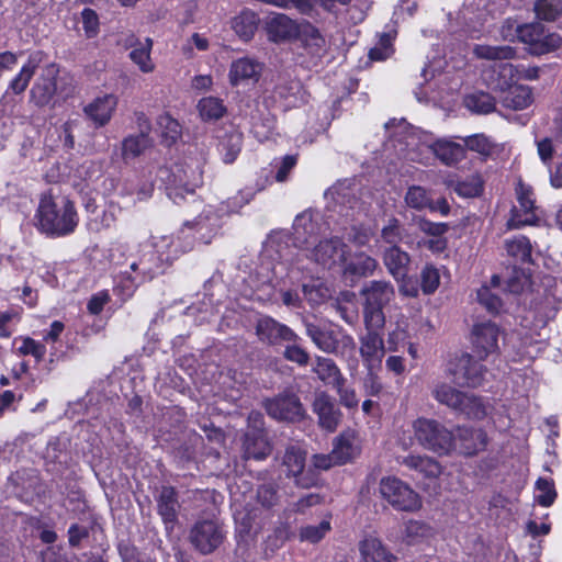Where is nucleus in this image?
<instances>
[{
    "label": "nucleus",
    "mask_w": 562,
    "mask_h": 562,
    "mask_svg": "<svg viewBox=\"0 0 562 562\" xmlns=\"http://www.w3.org/2000/svg\"><path fill=\"white\" fill-rule=\"evenodd\" d=\"M36 217L38 228L47 236L63 237L75 232L78 215L74 203L66 196L43 194Z\"/></svg>",
    "instance_id": "f257e3e1"
},
{
    "label": "nucleus",
    "mask_w": 562,
    "mask_h": 562,
    "mask_svg": "<svg viewBox=\"0 0 562 562\" xmlns=\"http://www.w3.org/2000/svg\"><path fill=\"white\" fill-rule=\"evenodd\" d=\"M360 295L364 299L363 319L366 328L383 327L385 324L383 310L395 295L393 285L387 281L373 280L362 286Z\"/></svg>",
    "instance_id": "f03ea898"
},
{
    "label": "nucleus",
    "mask_w": 562,
    "mask_h": 562,
    "mask_svg": "<svg viewBox=\"0 0 562 562\" xmlns=\"http://www.w3.org/2000/svg\"><path fill=\"white\" fill-rule=\"evenodd\" d=\"M305 333L314 345L326 353L337 356L350 355L356 349V341L344 329H330L313 323H305Z\"/></svg>",
    "instance_id": "7ed1b4c3"
},
{
    "label": "nucleus",
    "mask_w": 562,
    "mask_h": 562,
    "mask_svg": "<svg viewBox=\"0 0 562 562\" xmlns=\"http://www.w3.org/2000/svg\"><path fill=\"white\" fill-rule=\"evenodd\" d=\"M413 429L419 445L438 454H447L454 446V435L435 419L417 418Z\"/></svg>",
    "instance_id": "20e7f679"
},
{
    "label": "nucleus",
    "mask_w": 562,
    "mask_h": 562,
    "mask_svg": "<svg viewBox=\"0 0 562 562\" xmlns=\"http://www.w3.org/2000/svg\"><path fill=\"white\" fill-rule=\"evenodd\" d=\"M159 177L166 181V193L173 203L180 204L186 196H194V189L201 182V172L190 169L188 170L177 166L175 170L167 168L159 169Z\"/></svg>",
    "instance_id": "39448f33"
},
{
    "label": "nucleus",
    "mask_w": 562,
    "mask_h": 562,
    "mask_svg": "<svg viewBox=\"0 0 562 562\" xmlns=\"http://www.w3.org/2000/svg\"><path fill=\"white\" fill-rule=\"evenodd\" d=\"M380 493L397 510L414 512L422 506L418 494L408 484L394 476L381 480Z\"/></svg>",
    "instance_id": "423d86ee"
},
{
    "label": "nucleus",
    "mask_w": 562,
    "mask_h": 562,
    "mask_svg": "<svg viewBox=\"0 0 562 562\" xmlns=\"http://www.w3.org/2000/svg\"><path fill=\"white\" fill-rule=\"evenodd\" d=\"M226 531L215 519L198 520L190 529L189 540L202 554H211L223 543Z\"/></svg>",
    "instance_id": "0eeeda50"
},
{
    "label": "nucleus",
    "mask_w": 562,
    "mask_h": 562,
    "mask_svg": "<svg viewBox=\"0 0 562 562\" xmlns=\"http://www.w3.org/2000/svg\"><path fill=\"white\" fill-rule=\"evenodd\" d=\"M448 372L452 381L462 387H477L484 382L486 369L470 353H461L450 361Z\"/></svg>",
    "instance_id": "6e6552de"
},
{
    "label": "nucleus",
    "mask_w": 562,
    "mask_h": 562,
    "mask_svg": "<svg viewBox=\"0 0 562 562\" xmlns=\"http://www.w3.org/2000/svg\"><path fill=\"white\" fill-rule=\"evenodd\" d=\"M293 245L295 248L307 250L314 245L325 231L322 216L318 212L305 210L297 214L293 222Z\"/></svg>",
    "instance_id": "1a4fd4ad"
},
{
    "label": "nucleus",
    "mask_w": 562,
    "mask_h": 562,
    "mask_svg": "<svg viewBox=\"0 0 562 562\" xmlns=\"http://www.w3.org/2000/svg\"><path fill=\"white\" fill-rule=\"evenodd\" d=\"M222 227V218L212 206H207L192 222H187L181 228V234L188 239L199 240L205 245L210 244L213 237Z\"/></svg>",
    "instance_id": "9d476101"
},
{
    "label": "nucleus",
    "mask_w": 562,
    "mask_h": 562,
    "mask_svg": "<svg viewBox=\"0 0 562 562\" xmlns=\"http://www.w3.org/2000/svg\"><path fill=\"white\" fill-rule=\"evenodd\" d=\"M291 236L284 232H273L267 238L263 244V256L276 261L277 263L272 267L274 276H281L284 267L292 263L295 248L294 245H290Z\"/></svg>",
    "instance_id": "9b49d317"
},
{
    "label": "nucleus",
    "mask_w": 562,
    "mask_h": 562,
    "mask_svg": "<svg viewBox=\"0 0 562 562\" xmlns=\"http://www.w3.org/2000/svg\"><path fill=\"white\" fill-rule=\"evenodd\" d=\"M127 265L131 272L144 282L165 272L161 259L156 256L155 248L146 243L142 244L135 254L128 256Z\"/></svg>",
    "instance_id": "f8f14e48"
},
{
    "label": "nucleus",
    "mask_w": 562,
    "mask_h": 562,
    "mask_svg": "<svg viewBox=\"0 0 562 562\" xmlns=\"http://www.w3.org/2000/svg\"><path fill=\"white\" fill-rule=\"evenodd\" d=\"M267 414L276 420L299 422L303 419L305 411L300 398L291 392H283L265 401Z\"/></svg>",
    "instance_id": "ddd939ff"
},
{
    "label": "nucleus",
    "mask_w": 562,
    "mask_h": 562,
    "mask_svg": "<svg viewBox=\"0 0 562 562\" xmlns=\"http://www.w3.org/2000/svg\"><path fill=\"white\" fill-rule=\"evenodd\" d=\"M305 251L310 259L329 269L337 263L346 262L348 246L340 238L331 237L318 239Z\"/></svg>",
    "instance_id": "4468645a"
},
{
    "label": "nucleus",
    "mask_w": 562,
    "mask_h": 562,
    "mask_svg": "<svg viewBox=\"0 0 562 562\" xmlns=\"http://www.w3.org/2000/svg\"><path fill=\"white\" fill-rule=\"evenodd\" d=\"M516 196L518 205L510 211V217L507 221L509 229H518L526 225H533L537 222L531 188L519 181L516 187Z\"/></svg>",
    "instance_id": "2eb2a0df"
},
{
    "label": "nucleus",
    "mask_w": 562,
    "mask_h": 562,
    "mask_svg": "<svg viewBox=\"0 0 562 562\" xmlns=\"http://www.w3.org/2000/svg\"><path fill=\"white\" fill-rule=\"evenodd\" d=\"M155 248L156 256L161 259L162 268L166 270L182 254L193 248L192 240H188L181 231L177 236H159L153 237L146 241Z\"/></svg>",
    "instance_id": "dca6fc26"
},
{
    "label": "nucleus",
    "mask_w": 562,
    "mask_h": 562,
    "mask_svg": "<svg viewBox=\"0 0 562 562\" xmlns=\"http://www.w3.org/2000/svg\"><path fill=\"white\" fill-rule=\"evenodd\" d=\"M256 335L260 342L268 346H278L283 342H296L299 336L285 324L271 316H261L256 323Z\"/></svg>",
    "instance_id": "f3484780"
},
{
    "label": "nucleus",
    "mask_w": 562,
    "mask_h": 562,
    "mask_svg": "<svg viewBox=\"0 0 562 562\" xmlns=\"http://www.w3.org/2000/svg\"><path fill=\"white\" fill-rule=\"evenodd\" d=\"M407 154L411 161L428 165L434 157L432 135L428 132L411 127L404 137Z\"/></svg>",
    "instance_id": "a211bd4d"
},
{
    "label": "nucleus",
    "mask_w": 562,
    "mask_h": 562,
    "mask_svg": "<svg viewBox=\"0 0 562 562\" xmlns=\"http://www.w3.org/2000/svg\"><path fill=\"white\" fill-rule=\"evenodd\" d=\"M499 329L492 322H482L473 326L472 342L474 352L481 360L498 350Z\"/></svg>",
    "instance_id": "6ab92c4d"
},
{
    "label": "nucleus",
    "mask_w": 562,
    "mask_h": 562,
    "mask_svg": "<svg viewBox=\"0 0 562 562\" xmlns=\"http://www.w3.org/2000/svg\"><path fill=\"white\" fill-rule=\"evenodd\" d=\"M157 513L160 516L167 532H171L178 522L180 503L178 493L172 486H161L156 495Z\"/></svg>",
    "instance_id": "aec40b11"
},
{
    "label": "nucleus",
    "mask_w": 562,
    "mask_h": 562,
    "mask_svg": "<svg viewBox=\"0 0 562 562\" xmlns=\"http://www.w3.org/2000/svg\"><path fill=\"white\" fill-rule=\"evenodd\" d=\"M117 103L119 99L115 94L104 93L95 97L91 102L85 105L83 113L92 121L94 127H103L111 121Z\"/></svg>",
    "instance_id": "412c9836"
},
{
    "label": "nucleus",
    "mask_w": 562,
    "mask_h": 562,
    "mask_svg": "<svg viewBox=\"0 0 562 562\" xmlns=\"http://www.w3.org/2000/svg\"><path fill=\"white\" fill-rule=\"evenodd\" d=\"M381 328H366L367 333L360 337V356L363 364L370 370L381 363L385 353L383 338L378 333Z\"/></svg>",
    "instance_id": "4be33fe9"
},
{
    "label": "nucleus",
    "mask_w": 562,
    "mask_h": 562,
    "mask_svg": "<svg viewBox=\"0 0 562 562\" xmlns=\"http://www.w3.org/2000/svg\"><path fill=\"white\" fill-rule=\"evenodd\" d=\"M262 64L250 57H240L231 64L228 78L233 86L255 83L259 80Z\"/></svg>",
    "instance_id": "5701e85b"
},
{
    "label": "nucleus",
    "mask_w": 562,
    "mask_h": 562,
    "mask_svg": "<svg viewBox=\"0 0 562 562\" xmlns=\"http://www.w3.org/2000/svg\"><path fill=\"white\" fill-rule=\"evenodd\" d=\"M313 412L317 415L322 428L328 431H334L337 428L341 414L334 400L326 393L321 392L315 395Z\"/></svg>",
    "instance_id": "b1692460"
},
{
    "label": "nucleus",
    "mask_w": 562,
    "mask_h": 562,
    "mask_svg": "<svg viewBox=\"0 0 562 562\" xmlns=\"http://www.w3.org/2000/svg\"><path fill=\"white\" fill-rule=\"evenodd\" d=\"M306 451L300 445L286 447L282 458V468L288 477H294L297 486L307 487L308 483L301 477L305 468Z\"/></svg>",
    "instance_id": "393cba45"
},
{
    "label": "nucleus",
    "mask_w": 562,
    "mask_h": 562,
    "mask_svg": "<svg viewBox=\"0 0 562 562\" xmlns=\"http://www.w3.org/2000/svg\"><path fill=\"white\" fill-rule=\"evenodd\" d=\"M271 451L272 447L262 430L251 429L244 435L243 452L245 459L265 460Z\"/></svg>",
    "instance_id": "a878e982"
},
{
    "label": "nucleus",
    "mask_w": 562,
    "mask_h": 562,
    "mask_svg": "<svg viewBox=\"0 0 562 562\" xmlns=\"http://www.w3.org/2000/svg\"><path fill=\"white\" fill-rule=\"evenodd\" d=\"M454 438V445L458 442L460 451L465 456L475 454L487 446V436L482 429L459 427Z\"/></svg>",
    "instance_id": "bb28decb"
},
{
    "label": "nucleus",
    "mask_w": 562,
    "mask_h": 562,
    "mask_svg": "<svg viewBox=\"0 0 562 562\" xmlns=\"http://www.w3.org/2000/svg\"><path fill=\"white\" fill-rule=\"evenodd\" d=\"M513 81L509 78H504V81L497 83L501 90L508 89L503 98V104L506 108L514 110H524L532 102V92L528 86H512Z\"/></svg>",
    "instance_id": "cd10ccee"
},
{
    "label": "nucleus",
    "mask_w": 562,
    "mask_h": 562,
    "mask_svg": "<svg viewBox=\"0 0 562 562\" xmlns=\"http://www.w3.org/2000/svg\"><path fill=\"white\" fill-rule=\"evenodd\" d=\"M217 148L223 161L225 164H233L241 150L243 134L234 126H229L222 134L217 135Z\"/></svg>",
    "instance_id": "c85d7f7f"
},
{
    "label": "nucleus",
    "mask_w": 562,
    "mask_h": 562,
    "mask_svg": "<svg viewBox=\"0 0 562 562\" xmlns=\"http://www.w3.org/2000/svg\"><path fill=\"white\" fill-rule=\"evenodd\" d=\"M336 463L345 464L360 453L359 440L352 430H346L336 438L333 447Z\"/></svg>",
    "instance_id": "c756f323"
},
{
    "label": "nucleus",
    "mask_w": 562,
    "mask_h": 562,
    "mask_svg": "<svg viewBox=\"0 0 562 562\" xmlns=\"http://www.w3.org/2000/svg\"><path fill=\"white\" fill-rule=\"evenodd\" d=\"M153 144L154 140L149 135H127L121 142V158L125 164H128L132 160L139 157L140 155H143L147 149H149L153 146Z\"/></svg>",
    "instance_id": "7c9ffc66"
},
{
    "label": "nucleus",
    "mask_w": 562,
    "mask_h": 562,
    "mask_svg": "<svg viewBox=\"0 0 562 562\" xmlns=\"http://www.w3.org/2000/svg\"><path fill=\"white\" fill-rule=\"evenodd\" d=\"M434 156L446 166H454L465 157L464 146L452 140L432 137Z\"/></svg>",
    "instance_id": "2f4dec72"
},
{
    "label": "nucleus",
    "mask_w": 562,
    "mask_h": 562,
    "mask_svg": "<svg viewBox=\"0 0 562 562\" xmlns=\"http://www.w3.org/2000/svg\"><path fill=\"white\" fill-rule=\"evenodd\" d=\"M299 32L296 22L285 14H277L268 23L269 36L276 43L295 38Z\"/></svg>",
    "instance_id": "473e14b6"
},
{
    "label": "nucleus",
    "mask_w": 562,
    "mask_h": 562,
    "mask_svg": "<svg viewBox=\"0 0 562 562\" xmlns=\"http://www.w3.org/2000/svg\"><path fill=\"white\" fill-rule=\"evenodd\" d=\"M383 262L394 279L400 280L406 277L411 258L398 246H391L383 252Z\"/></svg>",
    "instance_id": "72a5a7b5"
},
{
    "label": "nucleus",
    "mask_w": 562,
    "mask_h": 562,
    "mask_svg": "<svg viewBox=\"0 0 562 562\" xmlns=\"http://www.w3.org/2000/svg\"><path fill=\"white\" fill-rule=\"evenodd\" d=\"M359 551L363 562H397L384 544L376 538H366L359 543Z\"/></svg>",
    "instance_id": "f704fd0d"
},
{
    "label": "nucleus",
    "mask_w": 562,
    "mask_h": 562,
    "mask_svg": "<svg viewBox=\"0 0 562 562\" xmlns=\"http://www.w3.org/2000/svg\"><path fill=\"white\" fill-rule=\"evenodd\" d=\"M381 237L391 246H398L404 243L409 247H414L415 236L406 229L398 218L392 216L381 229Z\"/></svg>",
    "instance_id": "c9c22d12"
},
{
    "label": "nucleus",
    "mask_w": 562,
    "mask_h": 562,
    "mask_svg": "<svg viewBox=\"0 0 562 562\" xmlns=\"http://www.w3.org/2000/svg\"><path fill=\"white\" fill-rule=\"evenodd\" d=\"M128 46L132 48L130 58L138 66L139 70L145 74L154 71L155 65L150 58L153 41L147 37L144 42H139L134 36H131Z\"/></svg>",
    "instance_id": "e433bc0d"
},
{
    "label": "nucleus",
    "mask_w": 562,
    "mask_h": 562,
    "mask_svg": "<svg viewBox=\"0 0 562 562\" xmlns=\"http://www.w3.org/2000/svg\"><path fill=\"white\" fill-rule=\"evenodd\" d=\"M299 35L303 46L312 56L321 58L325 55L326 41L318 29L307 22L301 26Z\"/></svg>",
    "instance_id": "4c0bfd02"
},
{
    "label": "nucleus",
    "mask_w": 562,
    "mask_h": 562,
    "mask_svg": "<svg viewBox=\"0 0 562 562\" xmlns=\"http://www.w3.org/2000/svg\"><path fill=\"white\" fill-rule=\"evenodd\" d=\"M501 285V277L493 276L491 286L482 285L476 292L477 302L491 314H499L503 311V300L494 291Z\"/></svg>",
    "instance_id": "58836bf2"
},
{
    "label": "nucleus",
    "mask_w": 562,
    "mask_h": 562,
    "mask_svg": "<svg viewBox=\"0 0 562 562\" xmlns=\"http://www.w3.org/2000/svg\"><path fill=\"white\" fill-rule=\"evenodd\" d=\"M460 407L457 413L471 419H483L488 414L490 406L482 397L474 394L463 393Z\"/></svg>",
    "instance_id": "ea45409f"
},
{
    "label": "nucleus",
    "mask_w": 562,
    "mask_h": 562,
    "mask_svg": "<svg viewBox=\"0 0 562 562\" xmlns=\"http://www.w3.org/2000/svg\"><path fill=\"white\" fill-rule=\"evenodd\" d=\"M407 468L418 471L426 477H437L441 473V465L432 458L426 456H407L401 461Z\"/></svg>",
    "instance_id": "a19ab883"
},
{
    "label": "nucleus",
    "mask_w": 562,
    "mask_h": 562,
    "mask_svg": "<svg viewBox=\"0 0 562 562\" xmlns=\"http://www.w3.org/2000/svg\"><path fill=\"white\" fill-rule=\"evenodd\" d=\"M505 249L509 257L521 263L531 262V244L530 240L522 235L514 236L505 240Z\"/></svg>",
    "instance_id": "79ce46f5"
},
{
    "label": "nucleus",
    "mask_w": 562,
    "mask_h": 562,
    "mask_svg": "<svg viewBox=\"0 0 562 562\" xmlns=\"http://www.w3.org/2000/svg\"><path fill=\"white\" fill-rule=\"evenodd\" d=\"M258 26V18L250 10L241 11L232 21V29L244 41H249Z\"/></svg>",
    "instance_id": "37998d69"
},
{
    "label": "nucleus",
    "mask_w": 562,
    "mask_h": 562,
    "mask_svg": "<svg viewBox=\"0 0 562 562\" xmlns=\"http://www.w3.org/2000/svg\"><path fill=\"white\" fill-rule=\"evenodd\" d=\"M145 283L131 270H124L114 278V293L120 295L123 301L128 300L133 296L136 289Z\"/></svg>",
    "instance_id": "c03bdc74"
},
{
    "label": "nucleus",
    "mask_w": 562,
    "mask_h": 562,
    "mask_svg": "<svg viewBox=\"0 0 562 562\" xmlns=\"http://www.w3.org/2000/svg\"><path fill=\"white\" fill-rule=\"evenodd\" d=\"M473 53L486 60H509L516 56V49L510 45H475Z\"/></svg>",
    "instance_id": "a18cd8bd"
},
{
    "label": "nucleus",
    "mask_w": 562,
    "mask_h": 562,
    "mask_svg": "<svg viewBox=\"0 0 562 562\" xmlns=\"http://www.w3.org/2000/svg\"><path fill=\"white\" fill-rule=\"evenodd\" d=\"M376 268L378 261L373 257L360 252L350 262L345 265L344 272L345 274L368 277L373 274Z\"/></svg>",
    "instance_id": "49530a36"
},
{
    "label": "nucleus",
    "mask_w": 562,
    "mask_h": 562,
    "mask_svg": "<svg viewBox=\"0 0 562 562\" xmlns=\"http://www.w3.org/2000/svg\"><path fill=\"white\" fill-rule=\"evenodd\" d=\"M314 372L322 381L334 386H336L340 382H345V379L341 375L340 370L338 369L336 363L329 358L317 357L316 364L314 367Z\"/></svg>",
    "instance_id": "de8ad7c7"
},
{
    "label": "nucleus",
    "mask_w": 562,
    "mask_h": 562,
    "mask_svg": "<svg viewBox=\"0 0 562 562\" xmlns=\"http://www.w3.org/2000/svg\"><path fill=\"white\" fill-rule=\"evenodd\" d=\"M37 68L38 60L34 57H30L18 75L10 81L8 91H12L14 94L24 92Z\"/></svg>",
    "instance_id": "09e8293b"
},
{
    "label": "nucleus",
    "mask_w": 562,
    "mask_h": 562,
    "mask_svg": "<svg viewBox=\"0 0 562 562\" xmlns=\"http://www.w3.org/2000/svg\"><path fill=\"white\" fill-rule=\"evenodd\" d=\"M464 145L472 151H476L484 157H492L497 155L502 147L492 142L490 137L484 134H475L464 138Z\"/></svg>",
    "instance_id": "8fccbe9b"
},
{
    "label": "nucleus",
    "mask_w": 562,
    "mask_h": 562,
    "mask_svg": "<svg viewBox=\"0 0 562 562\" xmlns=\"http://www.w3.org/2000/svg\"><path fill=\"white\" fill-rule=\"evenodd\" d=\"M464 392L454 389L453 386L447 383L437 384L431 394L440 404H443L451 408L452 411H457L460 407L461 400L463 398Z\"/></svg>",
    "instance_id": "3c124183"
},
{
    "label": "nucleus",
    "mask_w": 562,
    "mask_h": 562,
    "mask_svg": "<svg viewBox=\"0 0 562 562\" xmlns=\"http://www.w3.org/2000/svg\"><path fill=\"white\" fill-rule=\"evenodd\" d=\"M56 81L53 78H40L31 89V98L36 105L44 106L56 93Z\"/></svg>",
    "instance_id": "603ef678"
},
{
    "label": "nucleus",
    "mask_w": 562,
    "mask_h": 562,
    "mask_svg": "<svg viewBox=\"0 0 562 562\" xmlns=\"http://www.w3.org/2000/svg\"><path fill=\"white\" fill-rule=\"evenodd\" d=\"M464 105L476 114H488L495 110L494 98L486 92H475L464 98Z\"/></svg>",
    "instance_id": "864d4df0"
},
{
    "label": "nucleus",
    "mask_w": 562,
    "mask_h": 562,
    "mask_svg": "<svg viewBox=\"0 0 562 562\" xmlns=\"http://www.w3.org/2000/svg\"><path fill=\"white\" fill-rule=\"evenodd\" d=\"M430 193L424 187L411 186L404 195V202L409 209L423 211L430 205Z\"/></svg>",
    "instance_id": "5fc2aeb1"
},
{
    "label": "nucleus",
    "mask_w": 562,
    "mask_h": 562,
    "mask_svg": "<svg viewBox=\"0 0 562 562\" xmlns=\"http://www.w3.org/2000/svg\"><path fill=\"white\" fill-rule=\"evenodd\" d=\"M198 109L203 120H218L225 113V106L222 100L214 97L200 100Z\"/></svg>",
    "instance_id": "6e6d98bb"
},
{
    "label": "nucleus",
    "mask_w": 562,
    "mask_h": 562,
    "mask_svg": "<svg viewBox=\"0 0 562 562\" xmlns=\"http://www.w3.org/2000/svg\"><path fill=\"white\" fill-rule=\"evenodd\" d=\"M411 226H416L422 233L430 236V238L442 237L449 231L447 223H434L418 215L413 216Z\"/></svg>",
    "instance_id": "4d7b16f0"
},
{
    "label": "nucleus",
    "mask_w": 562,
    "mask_h": 562,
    "mask_svg": "<svg viewBox=\"0 0 562 562\" xmlns=\"http://www.w3.org/2000/svg\"><path fill=\"white\" fill-rule=\"evenodd\" d=\"M535 11L539 19L554 21L562 13V0H537Z\"/></svg>",
    "instance_id": "13d9d810"
},
{
    "label": "nucleus",
    "mask_w": 562,
    "mask_h": 562,
    "mask_svg": "<svg viewBox=\"0 0 562 562\" xmlns=\"http://www.w3.org/2000/svg\"><path fill=\"white\" fill-rule=\"evenodd\" d=\"M161 135L168 145L173 144L181 135L180 124L169 114H161L157 120Z\"/></svg>",
    "instance_id": "bf43d9fd"
},
{
    "label": "nucleus",
    "mask_w": 562,
    "mask_h": 562,
    "mask_svg": "<svg viewBox=\"0 0 562 562\" xmlns=\"http://www.w3.org/2000/svg\"><path fill=\"white\" fill-rule=\"evenodd\" d=\"M394 36L391 33H384L380 36L379 42L369 52V58L375 61H383L391 57L394 53Z\"/></svg>",
    "instance_id": "052dcab7"
},
{
    "label": "nucleus",
    "mask_w": 562,
    "mask_h": 562,
    "mask_svg": "<svg viewBox=\"0 0 562 562\" xmlns=\"http://www.w3.org/2000/svg\"><path fill=\"white\" fill-rule=\"evenodd\" d=\"M501 76L503 78H509V81H515V79H526V80H535L539 77V68L536 66L532 67H522L519 69L512 64H503L501 66Z\"/></svg>",
    "instance_id": "680f3d73"
},
{
    "label": "nucleus",
    "mask_w": 562,
    "mask_h": 562,
    "mask_svg": "<svg viewBox=\"0 0 562 562\" xmlns=\"http://www.w3.org/2000/svg\"><path fill=\"white\" fill-rule=\"evenodd\" d=\"M458 195L463 198L479 196L483 191V181L479 175H472L459 181L454 188Z\"/></svg>",
    "instance_id": "e2e57ef3"
},
{
    "label": "nucleus",
    "mask_w": 562,
    "mask_h": 562,
    "mask_svg": "<svg viewBox=\"0 0 562 562\" xmlns=\"http://www.w3.org/2000/svg\"><path fill=\"white\" fill-rule=\"evenodd\" d=\"M330 530V522L327 519L322 520L317 525H307L300 529V539L311 543L322 540Z\"/></svg>",
    "instance_id": "0e129e2a"
},
{
    "label": "nucleus",
    "mask_w": 562,
    "mask_h": 562,
    "mask_svg": "<svg viewBox=\"0 0 562 562\" xmlns=\"http://www.w3.org/2000/svg\"><path fill=\"white\" fill-rule=\"evenodd\" d=\"M530 284L529 274L522 270L514 268L510 276L505 281L506 290L509 293L518 294Z\"/></svg>",
    "instance_id": "69168bd1"
},
{
    "label": "nucleus",
    "mask_w": 562,
    "mask_h": 562,
    "mask_svg": "<svg viewBox=\"0 0 562 562\" xmlns=\"http://www.w3.org/2000/svg\"><path fill=\"white\" fill-rule=\"evenodd\" d=\"M440 283L439 270L432 265H426L420 273L422 290L425 294L434 293Z\"/></svg>",
    "instance_id": "338daca9"
},
{
    "label": "nucleus",
    "mask_w": 562,
    "mask_h": 562,
    "mask_svg": "<svg viewBox=\"0 0 562 562\" xmlns=\"http://www.w3.org/2000/svg\"><path fill=\"white\" fill-rule=\"evenodd\" d=\"M536 487L538 490V494L536 496L538 503L543 507L551 506L557 497L553 482L551 480L540 477L536 482Z\"/></svg>",
    "instance_id": "774afa93"
}]
</instances>
